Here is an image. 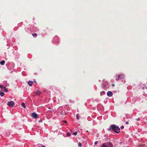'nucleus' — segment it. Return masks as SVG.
Here are the masks:
<instances>
[{
    "label": "nucleus",
    "mask_w": 147,
    "mask_h": 147,
    "mask_svg": "<svg viewBox=\"0 0 147 147\" xmlns=\"http://www.w3.org/2000/svg\"><path fill=\"white\" fill-rule=\"evenodd\" d=\"M4 94H4V93L3 92L1 91H0V95L1 96H3L4 95Z\"/></svg>",
    "instance_id": "1a4fd4ad"
},
{
    "label": "nucleus",
    "mask_w": 147,
    "mask_h": 147,
    "mask_svg": "<svg viewBox=\"0 0 147 147\" xmlns=\"http://www.w3.org/2000/svg\"><path fill=\"white\" fill-rule=\"evenodd\" d=\"M124 127L123 125L121 126V128L122 129H123L124 128Z\"/></svg>",
    "instance_id": "5701e85b"
},
{
    "label": "nucleus",
    "mask_w": 147,
    "mask_h": 147,
    "mask_svg": "<svg viewBox=\"0 0 147 147\" xmlns=\"http://www.w3.org/2000/svg\"><path fill=\"white\" fill-rule=\"evenodd\" d=\"M32 35L34 37L36 38L37 36V34L36 33H34L32 34Z\"/></svg>",
    "instance_id": "4468645a"
},
{
    "label": "nucleus",
    "mask_w": 147,
    "mask_h": 147,
    "mask_svg": "<svg viewBox=\"0 0 147 147\" xmlns=\"http://www.w3.org/2000/svg\"><path fill=\"white\" fill-rule=\"evenodd\" d=\"M82 144L80 143V142H79V143H78V146L79 147H81L82 146Z\"/></svg>",
    "instance_id": "dca6fc26"
},
{
    "label": "nucleus",
    "mask_w": 147,
    "mask_h": 147,
    "mask_svg": "<svg viewBox=\"0 0 147 147\" xmlns=\"http://www.w3.org/2000/svg\"><path fill=\"white\" fill-rule=\"evenodd\" d=\"M100 95L101 96L105 94L106 93L104 91H102L100 92Z\"/></svg>",
    "instance_id": "9d476101"
},
{
    "label": "nucleus",
    "mask_w": 147,
    "mask_h": 147,
    "mask_svg": "<svg viewBox=\"0 0 147 147\" xmlns=\"http://www.w3.org/2000/svg\"><path fill=\"white\" fill-rule=\"evenodd\" d=\"M136 120L137 121H139L140 120V119L138 118H137Z\"/></svg>",
    "instance_id": "b1692460"
},
{
    "label": "nucleus",
    "mask_w": 147,
    "mask_h": 147,
    "mask_svg": "<svg viewBox=\"0 0 147 147\" xmlns=\"http://www.w3.org/2000/svg\"><path fill=\"white\" fill-rule=\"evenodd\" d=\"M67 136L68 137L69 136L71 135L70 134L68 133H67Z\"/></svg>",
    "instance_id": "aec40b11"
},
{
    "label": "nucleus",
    "mask_w": 147,
    "mask_h": 147,
    "mask_svg": "<svg viewBox=\"0 0 147 147\" xmlns=\"http://www.w3.org/2000/svg\"><path fill=\"white\" fill-rule=\"evenodd\" d=\"M63 122H64L65 123H67V121H63Z\"/></svg>",
    "instance_id": "393cba45"
},
{
    "label": "nucleus",
    "mask_w": 147,
    "mask_h": 147,
    "mask_svg": "<svg viewBox=\"0 0 147 147\" xmlns=\"http://www.w3.org/2000/svg\"><path fill=\"white\" fill-rule=\"evenodd\" d=\"M76 119H79V114H77L76 115Z\"/></svg>",
    "instance_id": "6ab92c4d"
},
{
    "label": "nucleus",
    "mask_w": 147,
    "mask_h": 147,
    "mask_svg": "<svg viewBox=\"0 0 147 147\" xmlns=\"http://www.w3.org/2000/svg\"><path fill=\"white\" fill-rule=\"evenodd\" d=\"M32 116L34 118H36L38 117L37 114L35 113H33L32 114Z\"/></svg>",
    "instance_id": "20e7f679"
},
{
    "label": "nucleus",
    "mask_w": 147,
    "mask_h": 147,
    "mask_svg": "<svg viewBox=\"0 0 147 147\" xmlns=\"http://www.w3.org/2000/svg\"><path fill=\"white\" fill-rule=\"evenodd\" d=\"M77 134H78L77 132L76 131L75 132L73 133V135L76 136Z\"/></svg>",
    "instance_id": "f3484780"
},
{
    "label": "nucleus",
    "mask_w": 147,
    "mask_h": 147,
    "mask_svg": "<svg viewBox=\"0 0 147 147\" xmlns=\"http://www.w3.org/2000/svg\"><path fill=\"white\" fill-rule=\"evenodd\" d=\"M107 145L108 146V147H113V144H112V143L111 142H109L107 143Z\"/></svg>",
    "instance_id": "423d86ee"
},
{
    "label": "nucleus",
    "mask_w": 147,
    "mask_h": 147,
    "mask_svg": "<svg viewBox=\"0 0 147 147\" xmlns=\"http://www.w3.org/2000/svg\"><path fill=\"white\" fill-rule=\"evenodd\" d=\"M33 83V82L32 81H29L28 82V84L30 86H32V84Z\"/></svg>",
    "instance_id": "0eeeda50"
},
{
    "label": "nucleus",
    "mask_w": 147,
    "mask_h": 147,
    "mask_svg": "<svg viewBox=\"0 0 147 147\" xmlns=\"http://www.w3.org/2000/svg\"><path fill=\"white\" fill-rule=\"evenodd\" d=\"M36 93L38 95H39L41 93L39 90H37L36 92Z\"/></svg>",
    "instance_id": "f8f14e48"
},
{
    "label": "nucleus",
    "mask_w": 147,
    "mask_h": 147,
    "mask_svg": "<svg viewBox=\"0 0 147 147\" xmlns=\"http://www.w3.org/2000/svg\"><path fill=\"white\" fill-rule=\"evenodd\" d=\"M112 86H114V84H112Z\"/></svg>",
    "instance_id": "c85d7f7f"
},
{
    "label": "nucleus",
    "mask_w": 147,
    "mask_h": 147,
    "mask_svg": "<svg viewBox=\"0 0 147 147\" xmlns=\"http://www.w3.org/2000/svg\"><path fill=\"white\" fill-rule=\"evenodd\" d=\"M0 88H3V86L2 85H0Z\"/></svg>",
    "instance_id": "412c9836"
},
{
    "label": "nucleus",
    "mask_w": 147,
    "mask_h": 147,
    "mask_svg": "<svg viewBox=\"0 0 147 147\" xmlns=\"http://www.w3.org/2000/svg\"><path fill=\"white\" fill-rule=\"evenodd\" d=\"M98 143V141H95V143H94V144L95 145H96Z\"/></svg>",
    "instance_id": "4be33fe9"
},
{
    "label": "nucleus",
    "mask_w": 147,
    "mask_h": 147,
    "mask_svg": "<svg viewBox=\"0 0 147 147\" xmlns=\"http://www.w3.org/2000/svg\"><path fill=\"white\" fill-rule=\"evenodd\" d=\"M22 106L24 107V108H25L26 107V106L25 104L24 103H22L21 104Z\"/></svg>",
    "instance_id": "ddd939ff"
},
{
    "label": "nucleus",
    "mask_w": 147,
    "mask_h": 147,
    "mask_svg": "<svg viewBox=\"0 0 147 147\" xmlns=\"http://www.w3.org/2000/svg\"><path fill=\"white\" fill-rule=\"evenodd\" d=\"M109 131L113 130L116 133H118L120 131V129L115 125H111L110 128L108 129Z\"/></svg>",
    "instance_id": "f257e3e1"
},
{
    "label": "nucleus",
    "mask_w": 147,
    "mask_h": 147,
    "mask_svg": "<svg viewBox=\"0 0 147 147\" xmlns=\"http://www.w3.org/2000/svg\"><path fill=\"white\" fill-rule=\"evenodd\" d=\"M129 123L128 121H127L125 122V123L126 124H128Z\"/></svg>",
    "instance_id": "a878e982"
},
{
    "label": "nucleus",
    "mask_w": 147,
    "mask_h": 147,
    "mask_svg": "<svg viewBox=\"0 0 147 147\" xmlns=\"http://www.w3.org/2000/svg\"><path fill=\"white\" fill-rule=\"evenodd\" d=\"M101 147H108V146L105 144V143H104L102 144Z\"/></svg>",
    "instance_id": "9b49d317"
},
{
    "label": "nucleus",
    "mask_w": 147,
    "mask_h": 147,
    "mask_svg": "<svg viewBox=\"0 0 147 147\" xmlns=\"http://www.w3.org/2000/svg\"><path fill=\"white\" fill-rule=\"evenodd\" d=\"M41 147H46L44 145H42V146Z\"/></svg>",
    "instance_id": "bb28decb"
},
{
    "label": "nucleus",
    "mask_w": 147,
    "mask_h": 147,
    "mask_svg": "<svg viewBox=\"0 0 147 147\" xmlns=\"http://www.w3.org/2000/svg\"><path fill=\"white\" fill-rule=\"evenodd\" d=\"M138 147H146L144 144H139L138 146Z\"/></svg>",
    "instance_id": "6e6552de"
},
{
    "label": "nucleus",
    "mask_w": 147,
    "mask_h": 147,
    "mask_svg": "<svg viewBox=\"0 0 147 147\" xmlns=\"http://www.w3.org/2000/svg\"><path fill=\"white\" fill-rule=\"evenodd\" d=\"M124 76L123 74H120L117 77V78L116 80H119L121 79H122L123 78Z\"/></svg>",
    "instance_id": "7ed1b4c3"
},
{
    "label": "nucleus",
    "mask_w": 147,
    "mask_h": 147,
    "mask_svg": "<svg viewBox=\"0 0 147 147\" xmlns=\"http://www.w3.org/2000/svg\"><path fill=\"white\" fill-rule=\"evenodd\" d=\"M5 63V61L4 60H2L0 62L1 64H4Z\"/></svg>",
    "instance_id": "2eb2a0df"
},
{
    "label": "nucleus",
    "mask_w": 147,
    "mask_h": 147,
    "mask_svg": "<svg viewBox=\"0 0 147 147\" xmlns=\"http://www.w3.org/2000/svg\"><path fill=\"white\" fill-rule=\"evenodd\" d=\"M107 94L108 96H111L113 95V93L111 91H109L107 92Z\"/></svg>",
    "instance_id": "39448f33"
},
{
    "label": "nucleus",
    "mask_w": 147,
    "mask_h": 147,
    "mask_svg": "<svg viewBox=\"0 0 147 147\" xmlns=\"http://www.w3.org/2000/svg\"><path fill=\"white\" fill-rule=\"evenodd\" d=\"M3 88L5 89L4 91L5 92H7V89H6V88L5 87H4Z\"/></svg>",
    "instance_id": "a211bd4d"
},
{
    "label": "nucleus",
    "mask_w": 147,
    "mask_h": 147,
    "mask_svg": "<svg viewBox=\"0 0 147 147\" xmlns=\"http://www.w3.org/2000/svg\"><path fill=\"white\" fill-rule=\"evenodd\" d=\"M42 121H39V122H42Z\"/></svg>",
    "instance_id": "cd10ccee"
},
{
    "label": "nucleus",
    "mask_w": 147,
    "mask_h": 147,
    "mask_svg": "<svg viewBox=\"0 0 147 147\" xmlns=\"http://www.w3.org/2000/svg\"><path fill=\"white\" fill-rule=\"evenodd\" d=\"M7 105L11 107H13L15 105L14 102L13 101H8L7 102Z\"/></svg>",
    "instance_id": "f03ea898"
}]
</instances>
